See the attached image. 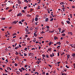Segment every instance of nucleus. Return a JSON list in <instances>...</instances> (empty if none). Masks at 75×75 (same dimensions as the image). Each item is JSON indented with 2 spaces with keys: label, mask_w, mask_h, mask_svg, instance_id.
Listing matches in <instances>:
<instances>
[{
  "label": "nucleus",
  "mask_w": 75,
  "mask_h": 75,
  "mask_svg": "<svg viewBox=\"0 0 75 75\" xmlns=\"http://www.w3.org/2000/svg\"><path fill=\"white\" fill-rule=\"evenodd\" d=\"M5 71L6 72H8V71H7V70H6V69H5Z\"/></svg>",
  "instance_id": "44"
},
{
  "label": "nucleus",
  "mask_w": 75,
  "mask_h": 75,
  "mask_svg": "<svg viewBox=\"0 0 75 75\" xmlns=\"http://www.w3.org/2000/svg\"><path fill=\"white\" fill-rule=\"evenodd\" d=\"M8 68V69L9 68L10 69V70H11V69L10 68V67H8V68Z\"/></svg>",
  "instance_id": "52"
},
{
  "label": "nucleus",
  "mask_w": 75,
  "mask_h": 75,
  "mask_svg": "<svg viewBox=\"0 0 75 75\" xmlns=\"http://www.w3.org/2000/svg\"><path fill=\"white\" fill-rule=\"evenodd\" d=\"M42 74H43V75H44V74H45V72H42Z\"/></svg>",
  "instance_id": "60"
},
{
  "label": "nucleus",
  "mask_w": 75,
  "mask_h": 75,
  "mask_svg": "<svg viewBox=\"0 0 75 75\" xmlns=\"http://www.w3.org/2000/svg\"><path fill=\"white\" fill-rule=\"evenodd\" d=\"M53 20H54V18H52L51 19H50V21H53Z\"/></svg>",
  "instance_id": "20"
},
{
  "label": "nucleus",
  "mask_w": 75,
  "mask_h": 75,
  "mask_svg": "<svg viewBox=\"0 0 75 75\" xmlns=\"http://www.w3.org/2000/svg\"><path fill=\"white\" fill-rule=\"evenodd\" d=\"M54 40H55V39H56V40H58V38H57V37L56 36H54Z\"/></svg>",
  "instance_id": "8"
},
{
  "label": "nucleus",
  "mask_w": 75,
  "mask_h": 75,
  "mask_svg": "<svg viewBox=\"0 0 75 75\" xmlns=\"http://www.w3.org/2000/svg\"><path fill=\"white\" fill-rule=\"evenodd\" d=\"M23 61H27V59H23Z\"/></svg>",
  "instance_id": "40"
},
{
  "label": "nucleus",
  "mask_w": 75,
  "mask_h": 75,
  "mask_svg": "<svg viewBox=\"0 0 75 75\" xmlns=\"http://www.w3.org/2000/svg\"><path fill=\"white\" fill-rule=\"evenodd\" d=\"M60 63H61V62H57V64H60Z\"/></svg>",
  "instance_id": "63"
},
{
  "label": "nucleus",
  "mask_w": 75,
  "mask_h": 75,
  "mask_svg": "<svg viewBox=\"0 0 75 75\" xmlns=\"http://www.w3.org/2000/svg\"><path fill=\"white\" fill-rule=\"evenodd\" d=\"M18 54L19 53L17 52V51L16 52V55H18Z\"/></svg>",
  "instance_id": "25"
},
{
  "label": "nucleus",
  "mask_w": 75,
  "mask_h": 75,
  "mask_svg": "<svg viewBox=\"0 0 75 75\" xmlns=\"http://www.w3.org/2000/svg\"><path fill=\"white\" fill-rule=\"evenodd\" d=\"M35 21H38V18L37 17L35 18Z\"/></svg>",
  "instance_id": "7"
},
{
  "label": "nucleus",
  "mask_w": 75,
  "mask_h": 75,
  "mask_svg": "<svg viewBox=\"0 0 75 75\" xmlns=\"http://www.w3.org/2000/svg\"><path fill=\"white\" fill-rule=\"evenodd\" d=\"M38 27H36L35 28V30H38Z\"/></svg>",
  "instance_id": "19"
},
{
  "label": "nucleus",
  "mask_w": 75,
  "mask_h": 75,
  "mask_svg": "<svg viewBox=\"0 0 75 75\" xmlns=\"http://www.w3.org/2000/svg\"><path fill=\"white\" fill-rule=\"evenodd\" d=\"M22 15V14L21 13H19L17 15V17H18V16H21Z\"/></svg>",
  "instance_id": "1"
},
{
  "label": "nucleus",
  "mask_w": 75,
  "mask_h": 75,
  "mask_svg": "<svg viewBox=\"0 0 75 75\" xmlns=\"http://www.w3.org/2000/svg\"><path fill=\"white\" fill-rule=\"evenodd\" d=\"M30 40V38H27V40Z\"/></svg>",
  "instance_id": "62"
},
{
  "label": "nucleus",
  "mask_w": 75,
  "mask_h": 75,
  "mask_svg": "<svg viewBox=\"0 0 75 75\" xmlns=\"http://www.w3.org/2000/svg\"><path fill=\"white\" fill-rule=\"evenodd\" d=\"M24 55L25 56V57H26V56H27V54L24 53Z\"/></svg>",
  "instance_id": "29"
},
{
  "label": "nucleus",
  "mask_w": 75,
  "mask_h": 75,
  "mask_svg": "<svg viewBox=\"0 0 75 75\" xmlns=\"http://www.w3.org/2000/svg\"><path fill=\"white\" fill-rule=\"evenodd\" d=\"M19 24H21V25H23V23H21V21H20L19 22H18Z\"/></svg>",
  "instance_id": "9"
},
{
  "label": "nucleus",
  "mask_w": 75,
  "mask_h": 75,
  "mask_svg": "<svg viewBox=\"0 0 75 75\" xmlns=\"http://www.w3.org/2000/svg\"><path fill=\"white\" fill-rule=\"evenodd\" d=\"M15 66H16V67H17V65H18V64H17V63H15Z\"/></svg>",
  "instance_id": "31"
},
{
  "label": "nucleus",
  "mask_w": 75,
  "mask_h": 75,
  "mask_svg": "<svg viewBox=\"0 0 75 75\" xmlns=\"http://www.w3.org/2000/svg\"><path fill=\"white\" fill-rule=\"evenodd\" d=\"M38 62L39 63H41V61L40 60H39Z\"/></svg>",
  "instance_id": "55"
},
{
  "label": "nucleus",
  "mask_w": 75,
  "mask_h": 75,
  "mask_svg": "<svg viewBox=\"0 0 75 75\" xmlns=\"http://www.w3.org/2000/svg\"><path fill=\"white\" fill-rule=\"evenodd\" d=\"M62 35L63 36V37H64V36H65V34H63Z\"/></svg>",
  "instance_id": "16"
},
{
  "label": "nucleus",
  "mask_w": 75,
  "mask_h": 75,
  "mask_svg": "<svg viewBox=\"0 0 75 75\" xmlns=\"http://www.w3.org/2000/svg\"><path fill=\"white\" fill-rule=\"evenodd\" d=\"M42 33H45L44 31H42V32H41V34H42Z\"/></svg>",
  "instance_id": "46"
},
{
  "label": "nucleus",
  "mask_w": 75,
  "mask_h": 75,
  "mask_svg": "<svg viewBox=\"0 0 75 75\" xmlns=\"http://www.w3.org/2000/svg\"><path fill=\"white\" fill-rule=\"evenodd\" d=\"M45 22H47V21H48V18H46L45 19Z\"/></svg>",
  "instance_id": "3"
},
{
  "label": "nucleus",
  "mask_w": 75,
  "mask_h": 75,
  "mask_svg": "<svg viewBox=\"0 0 75 75\" xmlns=\"http://www.w3.org/2000/svg\"><path fill=\"white\" fill-rule=\"evenodd\" d=\"M25 20H24V19H22L21 20V21L22 22H24V21Z\"/></svg>",
  "instance_id": "35"
},
{
  "label": "nucleus",
  "mask_w": 75,
  "mask_h": 75,
  "mask_svg": "<svg viewBox=\"0 0 75 75\" xmlns=\"http://www.w3.org/2000/svg\"><path fill=\"white\" fill-rule=\"evenodd\" d=\"M54 32V30H53V31H50V33H53Z\"/></svg>",
  "instance_id": "37"
},
{
  "label": "nucleus",
  "mask_w": 75,
  "mask_h": 75,
  "mask_svg": "<svg viewBox=\"0 0 75 75\" xmlns=\"http://www.w3.org/2000/svg\"><path fill=\"white\" fill-rule=\"evenodd\" d=\"M53 74H55V71L54 70V71L53 72Z\"/></svg>",
  "instance_id": "61"
},
{
  "label": "nucleus",
  "mask_w": 75,
  "mask_h": 75,
  "mask_svg": "<svg viewBox=\"0 0 75 75\" xmlns=\"http://www.w3.org/2000/svg\"><path fill=\"white\" fill-rule=\"evenodd\" d=\"M12 9L9 10L8 11V12H11V11H12Z\"/></svg>",
  "instance_id": "27"
},
{
  "label": "nucleus",
  "mask_w": 75,
  "mask_h": 75,
  "mask_svg": "<svg viewBox=\"0 0 75 75\" xmlns=\"http://www.w3.org/2000/svg\"><path fill=\"white\" fill-rule=\"evenodd\" d=\"M72 8H75V6H72Z\"/></svg>",
  "instance_id": "39"
},
{
  "label": "nucleus",
  "mask_w": 75,
  "mask_h": 75,
  "mask_svg": "<svg viewBox=\"0 0 75 75\" xmlns=\"http://www.w3.org/2000/svg\"><path fill=\"white\" fill-rule=\"evenodd\" d=\"M68 61H65V63H66V64H68Z\"/></svg>",
  "instance_id": "33"
},
{
  "label": "nucleus",
  "mask_w": 75,
  "mask_h": 75,
  "mask_svg": "<svg viewBox=\"0 0 75 75\" xmlns=\"http://www.w3.org/2000/svg\"><path fill=\"white\" fill-rule=\"evenodd\" d=\"M19 46L20 48H21V45H19Z\"/></svg>",
  "instance_id": "54"
},
{
  "label": "nucleus",
  "mask_w": 75,
  "mask_h": 75,
  "mask_svg": "<svg viewBox=\"0 0 75 75\" xmlns=\"http://www.w3.org/2000/svg\"><path fill=\"white\" fill-rule=\"evenodd\" d=\"M27 48H25L24 50H25L26 51H27Z\"/></svg>",
  "instance_id": "38"
},
{
  "label": "nucleus",
  "mask_w": 75,
  "mask_h": 75,
  "mask_svg": "<svg viewBox=\"0 0 75 75\" xmlns=\"http://www.w3.org/2000/svg\"><path fill=\"white\" fill-rule=\"evenodd\" d=\"M27 17H31V15L30 14H27Z\"/></svg>",
  "instance_id": "13"
},
{
  "label": "nucleus",
  "mask_w": 75,
  "mask_h": 75,
  "mask_svg": "<svg viewBox=\"0 0 75 75\" xmlns=\"http://www.w3.org/2000/svg\"><path fill=\"white\" fill-rule=\"evenodd\" d=\"M69 57H70V55H69V54H67V58H69Z\"/></svg>",
  "instance_id": "10"
},
{
  "label": "nucleus",
  "mask_w": 75,
  "mask_h": 75,
  "mask_svg": "<svg viewBox=\"0 0 75 75\" xmlns=\"http://www.w3.org/2000/svg\"><path fill=\"white\" fill-rule=\"evenodd\" d=\"M19 70L20 71V72H23V70L22 69H19Z\"/></svg>",
  "instance_id": "11"
},
{
  "label": "nucleus",
  "mask_w": 75,
  "mask_h": 75,
  "mask_svg": "<svg viewBox=\"0 0 75 75\" xmlns=\"http://www.w3.org/2000/svg\"><path fill=\"white\" fill-rule=\"evenodd\" d=\"M2 60H4V58H2Z\"/></svg>",
  "instance_id": "64"
},
{
  "label": "nucleus",
  "mask_w": 75,
  "mask_h": 75,
  "mask_svg": "<svg viewBox=\"0 0 75 75\" xmlns=\"http://www.w3.org/2000/svg\"><path fill=\"white\" fill-rule=\"evenodd\" d=\"M16 73L17 74H19L20 73V72L19 71H16Z\"/></svg>",
  "instance_id": "6"
},
{
  "label": "nucleus",
  "mask_w": 75,
  "mask_h": 75,
  "mask_svg": "<svg viewBox=\"0 0 75 75\" xmlns=\"http://www.w3.org/2000/svg\"><path fill=\"white\" fill-rule=\"evenodd\" d=\"M65 32V30H63L62 32H61V33H64V32Z\"/></svg>",
  "instance_id": "21"
},
{
  "label": "nucleus",
  "mask_w": 75,
  "mask_h": 75,
  "mask_svg": "<svg viewBox=\"0 0 75 75\" xmlns=\"http://www.w3.org/2000/svg\"><path fill=\"white\" fill-rule=\"evenodd\" d=\"M62 9V10H64L65 9V7H63Z\"/></svg>",
  "instance_id": "58"
},
{
  "label": "nucleus",
  "mask_w": 75,
  "mask_h": 75,
  "mask_svg": "<svg viewBox=\"0 0 75 75\" xmlns=\"http://www.w3.org/2000/svg\"><path fill=\"white\" fill-rule=\"evenodd\" d=\"M49 56H48V55L47 54V55H46V57H47V58H49Z\"/></svg>",
  "instance_id": "36"
},
{
  "label": "nucleus",
  "mask_w": 75,
  "mask_h": 75,
  "mask_svg": "<svg viewBox=\"0 0 75 75\" xmlns=\"http://www.w3.org/2000/svg\"><path fill=\"white\" fill-rule=\"evenodd\" d=\"M27 67H28V65H27V64L25 65L24 66L25 68H27Z\"/></svg>",
  "instance_id": "15"
},
{
  "label": "nucleus",
  "mask_w": 75,
  "mask_h": 75,
  "mask_svg": "<svg viewBox=\"0 0 75 75\" xmlns=\"http://www.w3.org/2000/svg\"><path fill=\"white\" fill-rule=\"evenodd\" d=\"M6 19V18H3L2 19V20H5Z\"/></svg>",
  "instance_id": "45"
},
{
  "label": "nucleus",
  "mask_w": 75,
  "mask_h": 75,
  "mask_svg": "<svg viewBox=\"0 0 75 75\" xmlns=\"http://www.w3.org/2000/svg\"><path fill=\"white\" fill-rule=\"evenodd\" d=\"M35 50V48L33 47V48L31 49V50Z\"/></svg>",
  "instance_id": "51"
},
{
  "label": "nucleus",
  "mask_w": 75,
  "mask_h": 75,
  "mask_svg": "<svg viewBox=\"0 0 75 75\" xmlns=\"http://www.w3.org/2000/svg\"><path fill=\"white\" fill-rule=\"evenodd\" d=\"M64 4V2H61V3L60 4L62 5V4Z\"/></svg>",
  "instance_id": "26"
},
{
  "label": "nucleus",
  "mask_w": 75,
  "mask_h": 75,
  "mask_svg": "<svg viewBox=\"0 0 75 75\" xmlns=\"http://www.w3.org/2000/svg\"><path fill=\"white\" fill-rule=\"evenodd\" d=\"M30 11H33V8L31 9Z\"/></svg>",
  "instance_id": "49"
},
{
  "label": "nucleus",
  "mask_w": 75,
  "mask_h": 75,
  "mask_svg": "<svg viewBox=\"0 0 75 75\" xmlns=\"http://www.w3.org/2000/svg\"><path fill=\"white\" fill-rule=\"evenodd\" d=\"M66 68H69V67L67 65H66Z\"/></svg>",
  "instance_id": "32"
},
{
  "label": "nucleus",
  "mask_w": 75,
  "mask_h": 75,
  "mask_svg": "<svg viewBox=\"0 0 75 75\" xmlns=\"http://www.w3.org/2000/svg\"><path fill=\"white\" fill-rule=\"evenodd\" d=\"M18 3H19V4H21V1H20L19 0H18Z\"/></svg>",
  "instance_id": "5"
},
{
  "label": "nucleus",
  "mask_w": 75,
  "mask_h": 75,
  "mask_svg": "<svg viewBox=\"0 0 75 75\" xmlns=\"http://www.w3.org/2000/svg\"><path fill=\"white\" fill-rule=\"evenodd\" d=\"M70 22L69 21H67L66 22L67 23V24H69V23Z\"/></svg>",
  "instance_id": "17"
},
{
  "label": "nucleus",
  "mask_w": 75,
  "mask_h": 75,
  "mask_svg": "<svg viewBox=\"0 0 75 75\" xmlns=\"http://www.w3.org/2000/svg\"><path fill=\"white\" fill-rule=\"evenodd\" d=\"M72 57H74V58H75V53H73L72 54Z\"/></svg>",
  "instance_id": "4"
},
{
  "label": "nucleus",
  "mask_w": 75,
  "mask_h": 75,
  "mask_svg": "<svg viewBox=\"0 0 75 75\" xmlns=\"http://www.w3.org/2000/svg\"><path fill=\"white\" fill-rule=\"evenodd\" d=\"M70 34L71 35H72V32H70Z\"/></svg>",
  "instance_id": "59"
},
{
  "label": "nucleus",
  "mask_w": 75,
  "mask_h": 75,
  "mask_svg": "<svg viewBox=\"0 0 75 75\" xmlns=\"http://www.w3.org/2000/svg\"><path fill=\"white\" fill-rule=\"evenodd\" d=\"M52 50V49H51V48H49L48 50V51H50Z\"/></svg>",
  "instance_id": "12"
},
{
  "label": "nucleus",
  "mask_w": 75,
  "mask_h": 75,
  "mask_svg": "<svg viewBox=\"0 0 75 75\" xmlns=\"http://www.w3.org/2000/svg\"><path fill=\"white\" fill-rule=\"evenodd\" d=\"M50 57H53V56H52V54H51L50 55Z\"/></svg>",
  "instance_id": "41"
},
{
  "label": "nucleus",
  "mask_w": 75,
  "mask_h": 75,
  "mask_svg": "<svg viewBox=\"0 0 75 75\" xmlns=\"http://www.w3.org/2000/svg\"><path fill=\"white\" fill-rule=\"evenodd\" d=\"M12 24H17V22H16V21H14L12 23Z\"/></svg>",
  "instance_id": "2"
},
{
  "label": "nucleus",
  "mask_w": 75,
  "mask_h": 75,
  "mask_svg": "<svg viewBox=\"0 0 75 75\" xmlns=\"http://www.w3.org/2000/svg\"><path fill=\"white\" fill-rule=\"evenodd\" d=\"M33 71H35V69H33Z\"/></svg>",
  "instance_id": "30"
},
{
  "label": "nucleus",
  "mask_w": 75,
  "mask_h": 75,
  "mask_svg": "<svg viewBox=\"0 0 75 75\" xmlns=\"http://www.w3.org/2000/svg\"><path fill=\"white\" fill-rule=\"evenodd\" d=\"M42 56L43 57H46V56L44 54H42Z\"/></svg>",
  "instance_id": "23"
},
{
  "label": "nucleus",
  "mask_w": 75,
  "mask_h": 75,
  "mask_svg": "<svg viewBox=\"0 0 75 75\" xmlns=\"http://www.w3.org/2000/svg\"><path fill=\"white\" fill-rule=\"evenodd\" d=\"M61 47V46L59 45V46H58L57 47V48H59V47Z\"/></svg>",
  "instance_id": "47"
},
{
  "label": "nucleus",
  "mask_w": 75,
  "mask_h": 75,
  "mask_svg": "<svg viewBox=\"0 0 75 75\" xmlns=\"http://www.w3.org/2000/svg\"><path fill=\"white\" fill-rule=\"evenodd\" d=\"M16 35V33H15L13 35V36H14V35Z\"/></svg>",
  "instance_id": "28"
},
{
  "label": "nucleus",
  "mask_w": 75,
  "mask_h": 75,
  "mask_svg": "<svg viewBox=\"0 0 75 75\" xmlns=\"http://www.w3.org/2000/svg\"><path fill=\"white\" fill-rule=\"evenodd\" d=\"M34 20H35L34 18H33V19L32 21V23H33V22H34Z\"/></svg>",
  "instance_id": "24"
},
{
  "label": "nucleus",
  "mask_w": 75,
  "mask_h": 75,
  "mask_svg": "<svg viewBox=\"0 0 75 75\" xmlns=\"http://www.w3.org/2000/svg\"><path fill=\"white\" fill-rule=\"evenodd\" d=\"M46 28L47 29H48L49 28H50V26H46Z\"/></svg>",
  "instance_id": "18"
},
{
  "label": "nucleus",
  "mask_w": 75,
  "mask_h": 75,
  "mask_svg": "<svg viewBox=\"0 0 75 75\" xmlns=\"http://www.w3.org/2000/svg\"><path fill=\"white\" fill-rule=\"evenodd\" d=\"M8 8H9L7 7L6 8V10H8Z\"/></svg>",
  "instance_id": "53"
},
{
  "label": "nucleus",
  "mask_w": 75,
  "mask_h": 75,
  "mask_svg": "<svg viewBox=\"0 0 75 75\" xmlns=\"http://www.w3.org/2000/svg\"><path fill=\"white\" fill-rule=\"evenodd\" d=\"M26 8H27V6H26V7H24V9H25V10Z\"/></svg>",
  "instance_id": "34"
},
{
  "label": "nucleus",
  "mask_w": 75,
  "mask_h": 75,
  "mask_svg": "<svg viewBox=\"0 0 75 75\" xmlns=\"http://www.w3.org/2000/svg\"><path fill=\"white\" fill-rule=\"evenodd\" d=\"M22 13H24V12H25V11H24V10H23L22 11Z\"/></svg>",
  "instance_id": "43"
},
{
  "label": "nucleus",
  "mask_w": 75,
  "mask_h": 75,
  "mask_svg": "<svg viewBox=\"0 0 75 75\" xmlns=\"http://www.w3.org/2000/svg\"><path fill=\"white\" fill-rule=\"evenodd\" d=\"M49 45H51V42H50L49 43Z\"/></svg>",
  "instance_id": "22"
},
{
  "label": "nucleus",
  "mask_w": 75,
  "mask_h": 75,
  "mask_svg": "<svg viewBox=\"0 0 75 75\" xmlns=\"http://www.w3.org/2000/svg\"><path fill=\"white\" fill-rule=\"evenodd\" d=\"M37 32H36L35 33H34V35H37V34H36V33H37Z\"/></svg>",
  "instance_id": "42"
},
{
  "label": "nucleus",
  "mask_w": 75,
  "mask_h": 75,
  "mask_svg": "<svg viewBox=\"0 0 75 75\" xmlns=\"http://www.w3.org/2000/svg\"><path fill=\"white\" fill-rule=\"evenodd\" d=\"M21 69H23V71H24V70H26V69H25L24 68H23V67H22L21 68Z\"/></svg>",
  "instance_id": "14"
},
{
  "label": "nucleus",
  "mask_w": 75,
  "mask_h": 75,
  "mask_svg": "<svg viewBox=\"0 0 75 75\" xmlns=\"http://www.w3.org/2000/svg\"><path fill=\"white\" fill-rule=\"evenodd\" d=\"M59 30H61V28H59Z\"/></svg>",
  "instance_id": "57"
},
{
  "label": "nucleus",
  "mask_w": 75,
  "mask_h": 75,
  "mask_svg": "<svg viewBox=\"0 0 75 75\" xmlns=\"http://www.w3.org/2000/svg\"><path fill=\"white\" fill-rule=\"evenodd\" d=\"M12 28V27H10L9 28V29H11V28Z\"/></svg>",
  "instance_id": "56"
},
{
  "label": "nucleus",
  "mask_w": 75,
  "mask_h": 75,
  "mask_svg": "<svg viewBox=\"0 0 75 75\" xmlns=\"http://www.w3.org/2000/svg\"><path fill=\"white\" fill-rule=\"evenodd\" d=\"M25 37L27 38L28 37V35H25Z\"/></svg>",
  "instance_id": "50"
},
{
  "label": "nucleus",
  "mask_w": 75,
  "mask_h": 75,
  "mask_svg": "<svg viewBox=\"0 0 75 75\" xmlns=\"http://www.w3.org/2000/svg\"><path fill=\"white\" fill-rule=\"evenodd\" d=\"M57 56H59V53H57Z\"/></svg>",
  "instance_id": "48"
}]
</instances>
